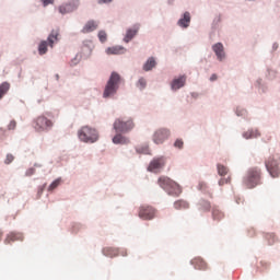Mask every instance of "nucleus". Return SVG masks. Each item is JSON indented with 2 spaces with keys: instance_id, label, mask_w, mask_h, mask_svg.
I'll return each instance as SVG.
<instances>
[{
  "instance_id": "13",
  "label": "nucleus",
  "mask_w": 280,
  "mask_h": 280,
  "mask_svg": "<svg viewBox=\"0 0 280 280\" xmlns=\"http://www.w3.org/2000/svg\"><path fill=\"white\" fill-rule=\"evenodd\" d=\"M12 242H23V234L11 232L7 235L4 244H12Z\"/></svg>"
},
{
  "instance_id": "25",
  "label": "nucleus",
  "mask_w": 280,
  "mask_h": 280,
  "mask_svg": "<svg viewBox=\"0 0 280 280\" xmlns=\"http://www.w3.org/2000/svg\"><path fill=\"white\" fill-rule=\"evenodd\" d=\"M174 208L177 210L189 209V203L185 200H177L174 202Z\"/></svg>"
},
{
  "instance_id": "7",
  "label": "nucleus",
  "mask_w": 280,
  "mask_h": 280,
  "mask_svg": "<svg viewBox=\"0 0 280 280\" xmlns=\"http://www.w3.org/2000/svg\"><path fill=\"white\" fill-rule=\"evenodd\" d=\"M265 165L271 178H279V175H280L279 161L275 160V158H269L265 162Z\"/></svg>"
},
{
  "instance_id": "4",
  "label": "nucleus",
  "mask_w": 280,
  "mask_h": 280,
  "mask_svg": "<svg viewBox=\"0 0 280 280\" xmlns=\"http://www.w3.org/2000/svg\"><path fill=\"white\" fill-rule=\"evenodd\" d=\"M261 179V170L252 168L248 171L244 183L248 189H253V187H257L259 185V180Z\"/></svg>"
},
{
  "instance_id": "17",
  "label": "nucleus",
  "mask_w": 280,
  "mask_h": 280,
  "mask_svg": "<svg viewBox=\"0 0 280 280\" xmlns=\"http://www.w3.org/2000/svg\"><path fill=\"white\" fill-rule=\"evenodd\" d=\"M185 82H187V77L183 75V77H179L178 79L173 80L171 86L173 91H178V89H183V86H185Z\"/></svg>"
},
{
  "instance_id": "33",
  "label": "nucleus",
  "mask_w": 280,
  "mask_h": 280,
  "mask_svg": "<svg viewBox=\"0 0 280 280\" xmlns=\"http://www.w3.org/2000/svg\"><path fill=\"white\" fill-rule=\"evenodd\" d=\"M266 240H268V244L271 246V244H275V234L273 233L266 234Z\"/></svg>"
},
{
  "instance_id": "3",
  "label": "nucleus",
  "mask_w": 280,
  "mask_h": 280,
  "mask_svg": "<svg viewBox=\"0 0 280 280\" xmlns=\"http://www.w3.org/2000/svg\"><path fill=\"white\" fill-rule=\"evenodd\" d=\"M119 82H121V77L119 73L113 72L105 86L103 97H112V95H115L117 89H119Z\"/></svg>"
},
{
  "instance_id": "42",
  "label": "nucleus",
  "mask_w": 280,
  "mask_h": 280,
  "mask_svg": "<svg viewBox=\"0 0 280 280\" xmlns=\"http://www.w3.org/2000/svg\"><path fill=\"white\" fill-rule=\"evenodd\" d=\"M215 80H218V74H212L210 77V82H215Z\"/></svg>"
},
{
  "instance_id": "18",
  "label": "nucleus",
  "mask_w": 280,
  "mask_h": 280,
  "mask_svg": "<svg viewBox=\"0 0 280 280\" xmlns=\"http://www.w3.org/2000/svg\"><path fill=\"white\" fill-rule=\"evenodd\" d=\"M126 52V48L121 47V46H114V47H109L106 49V54H108L109 56H119V54H125Z\"/></svg>"
},
{
  "instance_id": "23",
  "label": "nucleus",
  "mask_w": 280,
  "mask_h": 280,
  "mask_svg": "<svg viewBox=\"0 0 280 280\" xmlns=\"http://www.w3.org/2000/svg\"><path fill=\"white\" fill-rule=\"evenodd\" d=\"M154 67H156V60H154L153 57L149 58L147 60V62L143 66V70L144 71H152V69H154Z\"/></svg>"
},
{
  "instance_id": "22",
  "label": "nucleus",
  "mask_w": 280,
  "mask_h": 280,
  "mask_svg": "<svg viewBox=\"0 0 280 280\" xmlns=\"http://www.w3.org/2000/svg\"><path fill=\"white\" fill-rule=\"evenodd\" d=\"M137 32H139V27L129 28L124 38L125 43H128L129 40L135 38V36H137Z\"/></svg>"
},
{
  "instance_id": "21",
  "label": "nucleus",
  "mask_w": 280,
  "mask_h": 280,
  "mask_svg": "<svg viewBox=\"0 0 280 280\" xmlns=\"http://www.w3.org/2000/svg\"><path fill=\"white\" fill-rule=\"evenodd\" d=\"M113 143H120L121 145H127V143H130V140L124 137L121 133H118L113 138Z\"/></svg>"
},
{
  "instance_id": "40",
  "label": "nucleus",
  "mask_w": 280,
  "mask_h": 280,
  "mask_svg": "<svg viewBox=\"0 0 280 280\" xmlns=\"http://www.w3.org/2000/svg\"><path fill=\"white\" fill-rule=\"evenodd\" d=\"M42 3L44 8H47V5H51L54 3V0H42Z\"/></svg>"
},
{
  "instance_id": "10",
  "label": "nucleus",
  "mask_w": 280,
  "mask_h": 280,
  "mask_svg": "<svg viewBox=\"0 0 280 280\" xmlns=\"http://www.w3.org/2000/svg\"><path fill=\"white\" fill-rule=\"evenodd\" d=\"M78 8H80V0H70L59 7V12L60 14H69V12H74Z\"/></svg>"
},
{
  "instance_id": "12",
  "label": "nucleus",
  "mask_w": 280,
  "mask_h": 280,
  "mask_svg": "<svg viewBox=\"0 0 280 280\" xmlns=\"http://www.w3.org/2000/svg\"><path fill=\"white\" fill-rule=\"evenodd\" d=\"M165 165V158H158L151 161L149 170L154 172V170H161Z\"/></svg>"
},
{
  "instance_id": "26",
  "label": "nucleus",
  "mask_w": 280,
  "mask_h": 280,
  "mask_svg": "<svg viewBox=\"0 0 280 280\" xmlns=\"http://www.w3.org/2000/svg\"><path fill=\"white\" fill-rule=\"evenodd\" d=\"M10 91V83L3 82L0 84V100Z\"/></svg>"
},
{
  "instance_id": "11",
  "label": "nucleus",
  "mask_w": 280,
  "mask_h": 280,
  "mask_svg": "<svg viewBox=\"0 0 280 280\" xmlns=\"http://www.w3.org/2000/svg\"><path fill=\"white\" fill-rule=\"evenodd\" d=\"M190 264L196 270H209V265L201 257L194 258Z\"/></svg>"
},
{
  "instance_id": "15",
  "label": "nucleus",
  "mask_w": 280,
  "mask_h": 280,
  "mask_svg": "<svg viewBox=\"0 0 280 280\" xmlns=\"http://www.w3.org/2000/svg\"><path fill=\"white\" fill-rule=\"evenodd\" d=\"M212 50L214 51L218 60H224V45L222 43H217L212 46Z\"/></svg>"
},
{
  "instance_id": "5",
  "label": "nucleus",
  "mask_w": 280,
  "mask_h": 280,
  "mask_svg": "<svg viewBox=\"0 0 280 280\" xmlns=\"http://www.w3.org/2000/svg\"><path fill=\"white\" fill-rule=\"evenodd\" d=\"M51 126H54V122L45 116L37 117L33 122V127L37 132H45V130H49Z\"/></svg>"
},
{
  "instance_id": "34",
  "label": "nucleus",
  "mask_w": 280,
  "mask_h": 280,
  "mask_svg": "<svg viewBox=\"0 0 280 280\" xmlns=\"http://www.w3.org/2000/svg\"><path fill=\"white\" fill-rule=\"evenodd\" d=\"M98 38H100L101 43H106V39H107L106 32H104V31L98 32Z\"/></svg>"
},
{
  "instance_id": "6",
  "label": "nucleus",
  "mask_w": 280,
  "mask_h": 280,
  "mask_svg": "<svg viewBox=\"0 0 280 280\" xmlns=\"http://www.w3.org/2000/svg\"><path fill=\"white\" fill-rule=\"evenodd\" d=\"M135 128V122L132 119L124 120L121 118H118L114 122V129L116 132H130Z\"/></svg>"
},
{
  "instance_id": "30",
  "label": "nucleus",
  "mask_w": 280,
  "mask_h": 280,
  "mask_svg": "<svg viewBox=\"0 0 280 280\" xmlns=\"http://www.w3.org/2000/svg\"><path fill=\"white\" fill-rule=\"evenodd\" d=\"M217 167L219 176H226L229 174V168H226V166L218 164Z\"/></svg>"
},
{
  "instance_id": "35",
  "label": "nucleus",
  "mask_w": 280,
  "mask_h": 280,
  "mask_svg": "<svg viewBox=\"0 0 280 280\" xmlns=\"http://www.w3.org/2000/svg\"><path fill=\"white\" fill-rule=\"evenodd\" d=\"M145 85H147L145 79H143V78L139 79L138 84H137L138 89H140L142 91V89H144Z\"/></svg>"
},
{
  "instance_id": "20",
  "label": "nucleus",
  "mask_w": 280,
  "mask_h": 280,
  "mask_svg": "<svg viewBox=\"0 0 280 280\" xmlns=\"http://www.w3.org/2000/svg\"><path fill=\"white\" fill-rule=\"evenodd\" d=\"M103 255H105V257H117V255H119V249L115 247H105L103 248Z\"/></svg>"
},
{
  "instance_id": "32",
  "label": "nucleus",
  "mask_w": 280,
  "mask_h": 280,
  "mask_svg": "<svg viewBox=\"0 0 280 280\" xmlns=\"http://www.w3.org/2000/svg\"><path fill=\"white\" fill-rule=\"evenodd\" d=\"M58 185H60V179H56L55 182H52L49 187L48 190L49 191H54V189H56V187H58Z\"/></svg>"
},
{
  "instance_id": "9",
  "label": "nucleus",
  "mask_w": 280,
  "mask_h": 280,
  "mask_svg": "<svg viewBox=\"0 0 280 280\" xmlns=\"http://www.w3.org/2000/svg\"><path fill=\"white\" fill-rule=\"evenodd\" d=\"M167 139H170L168 129L161 128L153 133V142L156 143V145H161V143L167 141Z\"/></svg>"
},
{
  "instance_id": "27",
  "label": "nucleus",
  "mask_w": 280,
  "mask_h": 280,
  "mask_svg": "<svg viewBox=\"0 0 280 280\" xmlns=\"http://www.w3.org/2000/svg\"><path fill=\"white\" fill-rule=\"evenodd\" d=\"M243 137L245 139H256V137H259L258 130H248L245 133H243Z\"/></svg>"
},
{
  "instance_id": "39",
  "label": "nucleus",
  "mask_w": 280,
  "mask_h": 280,
  "mask_svg": "<svg viewBox=\"0 0 280 280\" xmlns=\"http://www.w3.org/2000/svg\"><path fill=\"white\" fill-rule=\"evenodd\" d=\"M228 183H231V177L229 178H221L219 180V185L222 186V185H228Z\"/></svg>"
},
{
  "instance_id": "16",
  "label": "nucleus",
  "mask_w": 280,
  "mask_h": 280,
  "mask_svg": "<svg viewBox=\"0 0 280 280\" xmlns=\"http://www.w3.org/2000/svg\"><path fill=\"white\" fill-rule=\"evenodd\" d=\"M60 36V31L59 30H52L51 33L49 34L47 42L49 47H54L55 43H58V40H60L59 38Z\"/></svg>"
},
{
  "instance_id": "14",
  "label": "nucleus",
  "mask_w": 280,
  "mask_h": 280,
  "mask_svg": "<svg viewBox=\"0 0 280 280\" xmlns=\"http://www.w3.org/2000/svg\"><path fill=\"white\" fill-rule=\"evenodd\" d=\"M97 27H98L97 22L91 20L85 23L81 32L82 34H91V32H95Z\"/></svg>"
},
{
  "instance_id": "37",
  "label": "nucleus",
  "mask_w": 280,
  "mask_h": 280,
  "mask_svg": "<svg viewBox=\"0 0 280 280\" xmlns=\"http://www.w3.org/2000/svg\"><path fill=\"white\" fill-rule=\"evenodd\" d=\"M14 161V155L12 153L7 154V158L4 160L5 165H10Z\"/></svg>"
},
{
  "instance_id": "31",
  "label": "nucleus",
  "mask_w": 280,
  "mask_h": 280,
  "mask_svg": "<svg viewBox=\"0 0 280 280\" xmlns=\"http://www.w3.org/2000/svg\"><path fill=\"white\" fill-rule=\"evenodd\" d=\"M138 154H150V147L144 145V147H139L137 148Z\"/></svg>"
},
{
  "instance_id": "8",
  "label": "nucleus",
  "mask_w": 280,
  "mask_h": 280,
  "mask_svg": "<svg viewBox=\"0 0 280 280\" xmlns=\"http://www.w3.org/2000/svg\"><path fill=\"white\" fill-rule=\"evenodd\" d=\"M138 215L141 218V220H154L156 209H154L152 206H141L138 211Z\"/></svg>"
},
{
  "instance_id": "28",
  "label": "nucleus",
  "mask_w": 280,
  "mask_h": 280,
  "mask_svg": "<svg viewBox=\"0 0 280 280\" xmlns=\"http://www.w3.org/2000/svg\"><path fill=\"white\" fill-rule=\"evenodd\" d=\"M212 218L213 220H222V218H224V213H222L218 208H212Z\"/></svg>"
},
{
  "instance_id": "41",
  "label": "nucleus",
  "mask_w": 280,
  "mask_h": 280,
  "mask_svg": "<svg viewBox=\"0 0 280 280\" xmlns=\"http://www.w3.org/2000/svg\"><path fill=\"white\" fill-rule=\"evenodd\" d=\"M35 172H36V170H34V168H28V170L26 171V176H33V174H35Z\"/></svg>"
},
{
  "instance_id": "29",
  "label": "nucleus",
  "mask_w": 280,
  "mask_h": 280,
  "mask_svg": "<svg viewBox=\"0 0 280 280\" xmlns=\"http://www.w3.org/2000/svg\"><path fill=\"white\" fill-rule=\"evenodd\" d=\"M38 51L40 56H45V54H47V40L40 42L38 46Z\"/></svg>"
},
{
  "instance_id": "43",
  "label": "nucleus",
  "mask_w": 280,
  "mask_h": 280,
  "mask_svg": "<svg viewBox=\"0 0 280 280\" xmlns=\"http://www.w3.org/2000/svg\"><path fill=\"white\" fill-rule=\"evenodd\" d=\"M113 0H98V3H110Z\"/></svg>"
},
{
  "instance_id": "24",
  "label": "nucleus",
  "mask_w": 280,
  "mask_h": 280,
  "mask_svg": "<svg viewBox=\"0 0 280 280\" xmlns=\"http://www.w3.org/2000/svg\"><path fill=\"white\" fill-rule=\"evenodd\" d=\"M199 211H202L203 213L207 211H211V202L202 199L199 202Z\"/></svg>"
},
{
  "instance_id": "2",
  "label": "nucleus",
  "mask_w": 280,
  "mask_h": 280,
  "mask_svg": "<svg viewBox=\"0 0 280 280\" xmlns=\"http://www.w3.org/2000/svg\"><path fill=\"white\" fill-rule=\"evenodd\" d=\"M78 136L80 141H83V143H95V141L100 139V133L97 132V130L89 126L82 127L78 131Z\"/></svg>"
},
{
  "instance_id": "19",
  "label": "nucleus",
  "mask_w": 280,
  "mask_h": 280,
  "mask_svg": "<svg viewBox=\"0 0 280 280\" xmlns=\"http://www.w3.org/2000/svg\"><path fill=\"white\" fill-rule=\"evenodd\" d=\"M189 23H191V15L189 14V12H185L184 18H182L178 21V26L179 27H189Z\"/></svg>"
},
{
  "instance_id": "44",
  "label": "nucleus",
  "mask_w": 280,
  "mask_h": 280,
  "mask_svg": "<svg viewBox=\"0 0 280 280\" xmlns=\"http://www.w3.org/2000/svg\"><path fill=\"white\" fill-rule=\"evenodd\" d=\"M3 238V232H0V242Z\"/></svg>"
},
{
  "instance_id": "38",
  "label": "nucleus",
  "mask_w": 280,
  "mask_h": 280,
  "mask_svg": "<svg viewBox=\"0 0 280 280\" xmlns=\"http://www.w3.org/2000/svg\"><path fill=\"white\" fill-rule=\"evenodd\" d=\"M16 129V120H11L8 125V130H15Z\"/></svg>"
},
{
  "instance_id": "1",
  "label": "nucleus",
  "mask_w": 280,
  "mask_h": 280,
  "mask_svg": "<svg viewBox=\"0 0 280 280\" xmlns=\"http://www.w3.org/2000/svg\"><path fill=\"white\" fill-rule=\"evenodd\" d=\"M158 183L160 187H162V189L167 192L168 196H180V194H183L180 185L172 180L170 177L162 176L159 178Z\"/></svg>"
},
{
  "instance_id": "36",
  "label": "nucleus",
  "mask_w": 280,
  "mask_h": 280,
  "mask_svg": "<svg viewBox=\"0 0 280 280\" xmlns=\"http://www.w3.org/2000/svg\"><path fill=\"white\" fill-rule=\"evenodd\" d=\"M183 145H185V142H183V139H177L174 143V147L178 148V150H183Z\"/></svg>"
}]
</instances>
